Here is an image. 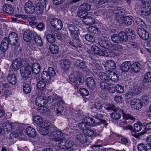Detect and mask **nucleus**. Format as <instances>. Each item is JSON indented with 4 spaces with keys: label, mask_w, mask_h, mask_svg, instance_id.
I'll use <instances>...</instances> for the list:
<instances>
[{
    "label": "nucleus",
    "mask_w": 151,
    "mask_h": 151,
    "mask_svg": "<svg viewBox=\"0 0 151 151\" xmlns=\"http://www.w3.org/2000/svg\"><path fill=\"white\" fill-rule=\"evenodd\" d=\"M55 103L54 106L55 112L58 116L62 115V113L64 110V107L61 106H58V104L62 105L64 103V101L61 98L56 96H55Z\"/></svg>",
    "instance_id": "f257e3e1"
},
{
    "label": "nucleus",
    "mask_w": 151,
    "mask_h": 151,
    "mask_svg": "<svg viewBox=\"0 0 151 151\" xmlns=\"http://www.w3.org/2000/svg\"><path fill=\"white\" fill-rule=\"evenodd\" d=\"M58 142V147L62 149H66L69 150L70 148L73 147L74 145V142L72 141L67 139L64 137L57 140Z\"/></svg>",
    "instance_id": "f03ea898"
},
{
    "label": "nucleus",
    "mask_w": 151,
    "mask_h": 151,
    "mask_svg": "<svg viewBox=\"0 0 151 151\" xmlns=\"http://www.w3.org/2000/svg\"><path fill=\"white\" fill-rule=\"evenodd\" d=\"M22 125L21 124L16 122H7L2 124V127L4 131L7 132L12 131L14 129H17L19 128V132H21L22 129Z\"/></svg>",
    "instance_id": "7ed1b4c3"
},
{
    "label": "nucleus",
    "mask_w": 151,
    "mask_h": 151,
    "mask_svg": "<svg viewBox=\"0 0 151 151\" xmlns=\"http://www.w3.org/2000/svg\"><path fill=\"white\" fill-rule=\"evenodd\" d=\"M20 72L23 77L27 78H31L32 75L31 65L27 64L23 66L20 69Z\"/></svg>",
    "instance_id": "20e7f679"
},
{
    "label": "nucleus",
    "mask_w": 151,
    "mask_h": 151,
    "mask_svg": "<svg viewBox=\"0 0 151 151\" xmlns=\"http://www.w3.org/2000/svg\"><path fill=\"white\" fill-rule=\"evenodd\" d=\"M47 0H41L40 2L37 4L35 6V13L37 15L42 14L46 10Z\"/></svg>",
    "instance_id": "39448f33"
},
{
    "label": "nucleus",
    "mask_w": 151,
    "mask_h": 151,
    "mask_svg": "<svg viewBox=\"0 0 151 151\" xmlns=\"http://www.w3.org/2000/svg\"><path fill=\"white\" fill-rule=\"evenodd\" d=\"M8 39L9 44L13 45H17L19 41L18 36L15 32H12L9 33Z\"/></svg>",
    "instance_id": "423d86ee"
},
{
    "label": "nucleus",
    "mask_w": 151,
    "mask_h": 151,
    "mask_svg": "<svg viewBox=\"0 0 151 151\" xmlns=\"http://www.w3.org/2000/svg\"><path fill=\"white\" fill-rule=\"evenodd\" d=\"M50 23L51 26L56 30H59L63 27V24L62 21L57 18H53L51 19Z\"/></svg>",
    "instance_id": "0eeeda50"
},
{
    "label": "nucleus",
    "mask_w": 151,
    "mask_h": 151,
    "mask_svg": "<svg viewBox=\"0 0 151 151\" xmlns=\"http://www.w3.org/2000/svg\"><path fill=\"white\" fill-rule=\"evenodd\" d=\"M25 12L28 14H32L35 11V6L30 1L26 2L24 6Z\"/></svg>",
    "instance_id": "6e6552de"
},
{
    "label": "nucleus",
    "mask_w": 151,
    "mask_h": 151,
    "mask_svg": "<svg viewBox=\"0 0 151 151\" xmlns=\"http://www.w3.org/2000/svg\"><path fill=\"white\" fill-rule=\"evenodd\" d=\"M104 66L106 70L110 72L115 69L116 65L113 61L108 60L105 62L104 64Z\"/></svg>",
    "instance_id": "1a4fd4ad"
},
{
    "label": "nucleus",
    "mask_w": 151,
    "mask_h": 151,
    "mask_svg": "<svg viewBox=\"0 0 151 151\" xmlns=\"http://www.w3.org/2000/svg\"><path fill=\"white\" fill-rule=\"evenodd\" d=\"M34 36V32L29 29L25 30L23 35V39L26 42L31 41L32 37Z\"/></svg>",
    "instance_id": "9d476101"
},
{
    "label": "nucleus",
    "mask_w": 151,
    "mask_h": 151,
    "mask_svg": "<svg viewBox=\"0 0 151 151\" xmlns=\"http://www.w3.org/2000/svg\"><path fill=\"white\" fill-rule=\"evenodd\" d=\"M142 102L139 99H135L131 101V106L137 109H140L142 106Z\"/></svg>",
    "instance_id": "9b49d317"
},
{
    "label": "nucleus",
    "mask_w": 151,
    "mask_h": 151,
    "mask_svg": "<svg viewBox=\"0 0 151 151\" xmlns=\"http://www.w3.org/2000/svg\"><path fill=\"white\" fill-rule=\"evenodd\" d=\"M9 43L7 37L4 38L1 41L0 43V50L2 52H5L7 50Z\"/></svg>",
    "instance_id": "f8f14e48"
},
{
    "label": "nucleus",
    "mask_w": 151,
    "mask_h": 151,
    "mask_svg": "<svg viewBox=\"0 0 151 151\" xmlns=\"http://www.w3.org/2000/svg\"><path fill=\"white\" fill-rule=\"evenodd\" d=\"M150 1L147 2H145L142 3L144 4L143 6V9L141 11L142 13L143 14L145 15H149L151 12L150 6Z\"/></svg>",
    "instance_id": "ddd939ff"
},
{
    "label": "nucleus",
    "mask_w": 151,
    "mask_h": 151,
    "mask_svg": "<svg viewBox=\"0 0 151 151\" xmlns=\"http://www.w3.org/2000/svg\"><path fill=\"white\" fill-rule=\"evenodd\" d=\"M137 33L140 37L144 40H146L149 37V34L143 28H139L137 30Z\"/></svg>",
    "instance_id": "4468645a"
},
{
    "label": "nucleus",
    "mask_w": 151,
    "mask_h": 151,
    "mask_svg": "<svg viewBox=\"0 0 151 151\" xmlns=\"http://www.w3.org/2000/svg\"><path fill=\"white\" fill-rule=\"evenodd\" d=\"M64 133L60 129H56L51 134V137L55 139L56 141L61 139V137L63 136Z\"/></svg>",
    "instance_id": "2eb2a0df"
},
{
    "label": "nucleus",
    "mask_w": 151,
    "mask_h": 151,
    "mask_svg": "<svg viewBox=\"0 0 151 151\" xmlns=\"http://www.w3.org/2000/svg\"><path fill=\"white\" fill-rule=\"evenodd\" d=\"M77 72H75L73 73L70 74L69 76V79L70 81L74 86L78 87L79 86V84L78 83L77 80Z\"/></svg>",
    "instance_id": "dca6fc26"
},
{
    "label": "nucleus",
    "mask_w": 151,
    "mask_h": 151,
    "mask_svg": "<svg viewBox=\"0 0 151 151\" xmlns=\"http://www.w3.org/2000/svg\"><path fill=\"white\" fill-rule=\"evenodd\" d=\"M22 65L21 59L18 58L13 60L12 63V68L14 70H16L20 68Z\"/></svg>",
    "instance_id": "f3484780"
},
{
    "label": "nucleus",
    "mask_w": 151,
    "mask_h": 151,
    "mask_svg": "<svg viewBox=\"0 0 151 151\" xmlns=\"http://www.w3.org/2000/svg\"><path fill=\"white\" fill-rule=\"evenodd\" d=\"M83 21L85 24L88 25L93 24L95 22V19L89 16H87L85 18H83Z\"/></svg>",
    "instance_id": "a211bd4d"
},
{
    "label": "nucleus",
    "mask_w": 151,
    "mask_h": 151,
    "mask_svg": "<svg viewBox=\"0 0 151 151\" xmlns=\"http://www.w3.org/2000/svg\"><path fill=\"white\" fill-rule=\"evenodd\" d=\"M87 86L91 89L94 88L96 84L95 81L93 78L90 77L87 78L86 80Z\"/></svg>",
    "instance_id": "6ab92c4d"
},
{
    "label": "nucleus",
    "mask_w": 151,
    "mask_h": 151,
    "mask_svg": "<svg viewBox=\"0 0 151 151\" xmlns=\"http://www.w3.org/2000/svg\"><path fill=\"white\" fill-rule=\"evenodd\" d=\"M35 104L38 106H44L46 105V100L43 96H39L36 98Z\"/></svg>",
    "instance_id": "aec40b11"
},
{
    "label": "nucleus",
    "mask_w": 151,
    "mask_h": 151,
    "mask_svg": "<svg viewBox=\"0 0 151 151\" xmlns=\"http://www.w3.org/2000/svg\"><path fill=\"white\" fill-rule=\"evenodd\" d=\"M32 72L35 74H38L40 71V64L37 63H34L31 66Z\"/></svg>",
    "instance_id": "412c9836"
},
{
    "label": "nucleus",
    "mask_w": 151,
    "mask_h": 151,
    "mask_svg": "<svg viewBox=\"0 0 151 151\" xmlns=\"http://www.w3.org/2000/svg\"><path fill=\"white\" fill-rule=\"evenodd\" d=\"M131 63L130 62H124L122 63L121 66V69L123 72H127L131 65Z\"/></svg>",
    "instance_id": "4be33fe9"
},
{
    "label": "nucleus",
    "mask_w": 151,
    "mask_h": 151,
    "mask_svg": "<svg viewBox=\"0 0 151 151\" xmlns=\"http://www.w3.org/2000/svg\"><path fill=\"white\" fill-rule=\"evenodd\" d=\"M120 109H118L114 112L110 114L112 118L114 119H119L121 116L122 111Z\"/></svg>",
    "instance_id": "5701e85b"
},
{
    "label": "nucleus",
    "mask_w": 151,
    "mask_h": 151,
    "mask_svg": "<svg viewBox=\"0 0 151 151\" xmlns=\"http://www.w3.org/2000/svg\"><path fill=\"white\" fill-rule=\"evenodd\" d=\"M8 82L10 83L15 84L17 82V78L15 75L14 74H9L7 78Z\"/></svg>",
    "instance_id": "b1692460"
},
{
    "label": "nucleus",
    "mask_w": 151,
    "mask_h": 151,
    "mask_svg": "<svg viewBox=\"0 0 151 151\" xmlns=\"http://www.w3.org/2000/svg\"><path fill=\"white\" fill-rule=\"evenodd\" d=\"M26 131L27 134L29 136L33 137L36 135L35 130L31 127H27L26 128Z\"/></svg>",
    "instance_id": "393cba45"
},
{
    "label": "nucleus",
    "mask_w": 151,
    "mask_h": 151,
    "mask_svg": "<svg viewBox=\"0 0 151 151\" xmlns=\"http://www.w3.org/2000/svg\"><path fill=\"white\" fill-rule=\"evenodd\" d=\"M51 75L47 71H44L42 73V79L46 82H48L51 80Z\"/></svg>",
    "instance_id": "a878e982"
},
{
    "label": "nucleus",
    "mask_w": 151,
    "mask_h": 151,
    "mask_svg": "<svg viewBox=\"0 0 151 151\" xmlns=\"http://www.w3.org/2000/svg\"><path fill=\"white\" fill-rule=\"evenodd\" d=\"M99 77L101 80L105 82L109 81H110L109 73L108 74H106L103 72H100L99 74Z\"/></svg>",
    "instance_id": "bb28decb"
},
{
    "label": "nucleus",
    "mask_w": 151,
    "mask_h": 151,
    "mask_svg": "<svg viewBox=\"0 0 151 151\" xmlns=\"http://www.w3.org/2000/svg\"><path fill=\"white\" fill-rule=\"evenodd\" d=\"M131 69L134 72H138L140 70V64L137 62L134 63L131 66Z\"/></svg>",
    "instance_id": "cd10ccee"
},
{
    "label": "nucleus",
    "mask_w": 151,
    "mask_h": 151,
    "mask_svg": "<svg viewBox=\"0 0 151 151\" xmlns=\"http://www.w3.org/2000/svg\"><path fill=\"white\" fill-rule=\"evenodd\" d=\"M61 68L64 70H67L70 65L69 61L66 60H63L61 61Z\"/></svg>",
    "instance_id": "c85d7f7f"
},
{
    "label": "nucleus",
    "mask_w": 151,
    "mask_h": 151,
    "mask_svg": "<svg viewBox=\"0 0 151 151\" xmlns=\"http://www.w3.org/2000/svg\"><path fill=\"white\" fill-rule=\"evenodd\" d=\"M2 9L4 12L9 14H12L14 12L12 7L8 4L4 5L3 6Z\"/></svg>",
    "instance_id": "c756f323"
},
{
    "label": "nucleus",
    "mask_w": 151,
    "mask_h": 151,
    "mask_svg": "<svg viewBox=\"0 0 151 151\" xmlns=\"http://www.w3.org/2000/svg\"><path fill=\"white\" fill-rule=\"evenodd\" d=\"M111 48L115 51L116 53L121 52L123 50V47L120 45L118 44H111Z\"/></svg>",
    "instance_id": "7c9ffc66"
},
{
    "label": "nucleus",
    "mask_w": 151,
    "mask_h": 151,
    "mask_svg": "<svg viewBox=\"0 0 151 151\" xmlns=\"http://www.w3.org/2000/svg\"><path fill=\"white\" fill-rule=\"evenodd\" d=\"M76 138L81 143H86L87 141V138L84 135L80 134L77 135Z\"/></svg>",
    "instance_id": "2f4dec72"
},
{
    "label": "nucleus",
    "mask_w": 151,
    "mask_h": 151,
    "mask_svg": "<svg viewBox=\"0 0 151 151\" xmlns=\"http://www.w3.org/2000/svg\"><path fill=\"white\" fill-rule=\"evenodd\" d=\"M120 42L121 41L125 42L128 40V37L126 32H120L119 34Z\"/></svg>",
    "instance_id": "473e14b6"
},
{
    "label": "nucleus",
    "mask_w": 151,
    "mask_h": 151,
    "mask_svg": "<svg viewBox=\"0 0 151 151\" xmlns=\"http://www.w3.org/2000/svg\"><path fill=\"white\" fill-rule=\"evenodd\" d=\"M49 49L51 52L54 54H57L59 51V48L58 46L55 44L49 45Z\"/></svg>",
    "instance_id": "72a5a7b5"
},
{
    "label": "nucleus",
    "mask_w": 151,
    "mask_h": 151,
    "mask_svg": "<svg viewBox=\"0 0 151 151\" xmlns=\"http://www.w3.org/2000/svg\"><path fill=\"white\" fill-rule=\"evenodd\" d=\"M99 43L101 47L107 49L111 48V43L104 40L100 41Z\"/></svg>",
    "instance_id": "f704fd0d"
},
{
    "label": "nucleus",
    "mask_w": 151,
    "mask_h": 151,
    "mask_svg": "<svg viewBox=\"0 0 151 151\" xmlns=\"http://www.w3.org/2000/svg\"><path fill=\"white\" fill-rule=\"evenodd\" d=\"M141 88L138 85L136 84L133 86L132 92L134 95L139 94L141 91Z\"/></svg>",
    "instance_id": "c9c22d12"
},
{
    "label": "nucleus",
    "mask_w": 151,
    "mask_h": 151,
    "mask_svg": "<svg viewBox=\"0 0 151 151\" xmlns=\"http://www.w3.org/2000/svg\"><path fill=\"white\" fill-rule=\"evenodd\" d=\"M89 126L86 124L85 121H83V120L79 123L78 124V127L79 128L83 131V132H84L85 130H86L88 127Z\"/></svg>",
    "instance_id": "e433bc0d"
},
{
    "label": "nucleus",
    "mask_w": 151,
    "mask_h": 151,
    "mask_svg": "<svg viewBox=\"0 0 151 151\" xmlns=\"http://www.w3.org/2000/svg\"><path fill=\"white\" fill-rule=\"evenodd\" d=\"M49 128H43L42 127H37V130L40 134L43 135H46L49 132Z\"/></svg>",
    "instance_id": "4c0bfd02"
},
{
    "label": "nucleus",
    "mask_w": 151,
    "mask_h": 151,
    "mask_svg": "<svg viewBox=\"0 0 151 151\" xmlns=\"http://www.w3.org/2000/svg\"><path fill=\"white\" fill-rule=\"evenodd\" d=\"M83 133L86 135L88 136L93 137L95 136V133L93 130L88 127L87 129L85 130Z\"/></svg>",
    "instance_id": "58836bf2"
},
{
    "label": "nucleus",
    "mask_w": 151,
    "mask_h": 151,
    "mask_svg": "<svg viewBox=\"0 0 151 151\" xmlns=\"http://www.w3.org/2000/svg\"><path fill=\"white\" fill-rule=\"evenodd\" d=\"M88 30L90 32L96 35H99L100 33L99 29L93 26L90 27L88 28Z\"/></svg>",
    "instance_id": "ea45409f"
},
{
    "label": "nucleus",
    "mask_w": 151,
    "mask_h": 151,
    "mask_svg": "<svg viewBox=\"0 0 151 151\" xmlns=\"http://www.w3.org/2000/svg\"><path fill=\"white\" fill-rule=\"evenodd\" d=\"M33 119L34 122L38 126L39 125H41V123L42 122V121L43 120L42 117L37 115L34 116Z\"/></svg>",
    "instance_id": "a19ab883"
},
{
    "label": "nucleus",
    "mask_w": 151,
    "mask_h": 151,
    "mask_svg": "<svg viewBox=\"0 0 151 151\" xmlns=\"http://www.w3.org/2000/svg\"><path fill=\"white\" fill-rule=\"evenodd\" d=\"M109 76H110V80H111L112 81L114 82L117 81L119 79L118 75L112 71L109 72Z\"/></svg>",
    "instance_id": "79ce46f5"
},
{
    "label": "nucleus",
    "mask_w": 151,
    "mask_h": 151,
    "mask_svg": "<svg viewBox=\"0 0 151 151\" xmlns=\"http://www.w3.org/2000/svg\"><path fill=\"white\" fill-rule=\"evenodd\" d=\"M51 34H48L46 35L47 41L50 43H52L54 42L55 41V39L52 32Z\"/></svg>",
    "instance_id": "37998d69"
},
{
    "label": "nucleus",
    "mask_w": 151,
    "mask_h": 151,
    "mask_svg": "<svg viewBox=\"0 0 151 151\" xmlns=\"http://www.w3.org/2000/svg\"><path fill=\"white\" fill-rule=\"evenodd\" d=\"M75 65L78 68H84L86 67L85 63L81 60H78L75 63Z\"/></svg>",
    "instance_id": "c03bdc74"
},
{
    "label": "nucleus",
    "mask_w": 151,
    "mask_h": 151,
    "mask_svg": "<svg viewBox=\"0 0 151 151\" xmlns=\"http://www.w3.org/2000/svg\"><path fill=\"white\" fill-rule=\"evenodd\" d=\"M132 92L127 91L125 94V100L127 102L130 101V99L132 98L134 95Z\"/></svg>",
    "instance_id": "a18cd8bd"
},
{
    "label": "nucleus",
    "mask_w": 151,
    "mask_h": 151,
    "mask_svg": "<svg viewBox=\"0 0 151 151\" xmlns=\"http://www.w3.org/2000/svg\"><path fill=\"white\" fill-rule=\"evenodd\" d=\"M46 86V83L45 82L40 81L37 83V87L39 90H42L45 89Z\"/></svg>",
    "instance_id": "49530a36"
},
{
    "label": "nucleus",
    "mask_w": 151,
    "mask_h": 151,
    "mask_svg": "<svg viewBox=\"0 0 151 151\" xmlns=\"http://www.w3.org/2000/svg\"><path fill=\"white\" fill-rule=\"evenodd\" d=\"M122 116L124 119H130L134 121L135 119V118L132 115L126 113L124 111H122Z\"/></svg>",
    "instance_id": "de8ad7c7"
},
{
    "label": "nucleus",
    "mask_w": 151,
    "mask_h": 151,
    "mask_svg": "<svg viewBox=\"0 0 151 151\" xmlns=\"http://www.w3.org/2000/svg\"><path fill=\"white\" fill-rule=\"evenodd\" d=\"M31 90L29 85L28 83H24L23 85V91L26 94L30 93Z\"/></svg>",
    "instance_id": "09e8293b"
},
{
    "label": "nucleus",
    "mask_w": 151,
    "mask_h": 151,
    "mask_svg": "<svg viewBox=\"0 0 151 151\" xmlns=\"http://www.w3.org/2000/svg\"><path fill=\"white\" fill-rule=\"evenodd\" d=\"M88 14V12L79 8V10L78 12V16L81 18H85Z\"/></svg>",
    "instance_id": "8fccbe9b"
},
{
    "label": "nucleus",
    "mask_w": 151,
    "mask_h": 151,
    "mask_svg": "<svg viewBox=\"0 0 151 151\" xmlns=\"http://www.w3.org/2000/svg\"><path fill=\"white\" fill-rule=\"evenodd\" d=\"M151 81V72H149L144 75L143 82L145 83Z\"/></svg>",
    "instance_id": "3c124183"
},
{
    "label": "nucleus",
    "mask_w": 151,
    "mask_h": 151,
    "mask_svg": "<svg viewBox=\"0 0 151 151\" xmlns=\"http://www.w3.org/2000/svg\"><path fill=\"white\" fill-rule=\"evenodd\" d=\"M35 41L36 44L39 46H41L42 45V41L41 38L39 35H36L35 37Z\"/></svg>",
    "instance_id": "603ef678"
},
{
    "label": "nucleus",
    "mask_w": 151,
    "mask_h": 151,
    "mask_svg": "<svg viewBox=\"0 0 151 151\" xmlns=\"http://www.w3.org/2000/svg\"><path fill=\"white\" fill-rule=\"evenodd\" d=\"M111 40L114 43H119L120 42L119 35L113 34L111 37Z\"/></svg>",
    "instance_id": "864d4df0"
},
{
    "label": "nucleus",
    "mask_w": 151,
    "mask_h": 151,
    "mask_svg": "<svg viewBox=\"0 0 151 151\" xmlns=\"http://www.w3.org/2000/svg\"><path fill=\"white\" fill-rule=\"evenodd\" d=\"M79 8L88 12V11L91 9V6L89 4L85 3L82 4Z\"/></svg>",
    "instance_id": "5fc2aeb1"
},
{
    "label": "nucleus",
    "mask_w": 151,
    "mask_h": 151,
    "mask_svg": "<svg viewBox=\"0 0 151 151\" xmlns=\"http://www.w3.org/2000/svg\"><path fill=\"white\" fill-rule=\"evenodd\" d=\"M100 86L102 90H106L108 89L110 84L106 82L101 81L100 83Z\"/></svg>",
    "instance_id": "6e6d98bb"
},
{
    "label": "nucleus",
    "mask_w": 151,
    "mask_h": 151,
    "mask_svg": "<svg viewBox=\"0 0 151 151\" xmlns=\"http://www.w3.org/2000/svg\"><path fill=\"white\" fill-rule=\"evenodd\" d=\"M142 129V124L140 123H137L134 124V128H133L134 131L136 132H139Z\"/></svg>",
    "instance_id": "4d7b16f0"
},
{
    "label": "nucleus",
    "mask_w": 151,
    "mask_h": 151,
    "mask_svg": "<svg viewBox=\"0 0 151 151\" xmlns=\"http://www.w3.org/2000/svg\"><path fill=\"white\" fill-rule=\"evenodd\" d=\"M36 19V17L35 16L30 17L28 21L29 22V24L32 26L36 24L37 23V22L35 21Z\"/></svg>",
    "instance_id": "13d9d810"
},
{
    "label": "nucleus",
    "mask_w": 151,
    "mask_h": 151,
    "mask_svg": "<svg viewBox=\"0 0 151 151\" xmlns=\"http://www.w3.org/2000/svg\"><path fill=\"white\" fill-rule=\"evenodd\" d=\"M142 103L147 104L149 103L150 101V97L148 96L145 95L142 97Z\"/></svg>",
    "instance_id": "bf43d9fd"
},
{
    "label": "nucleus",
    "mask_w": 151,
    "mask_h": 151,
    "mask_svg": "<svg viewBox=\"0 0 151 151\" xmlns=\"http://www.w3.org/2000/svg\"><path fill=\"white\" fill-rule=\"evenodd\" d=\"M125 22L124 24L126 25H129L131 24L132 20L131 18L129 16L125 17Z\"/></svg>",
    "instance_id": "052dcab7"
},
{
    "label": "nucleus",
    "mask_w": 151,
    "mask_h": 151,
    "mask_svg": "<svg viewBox=\"0 0 151 151\" xmlns=\"http://www.w3.org/2000/svg\"><path fill=\"white\" fill-rule=\"evenodd\" d=\"M85 38L87 41L92 42H94L95 40V37L89 34L86 35Z\"/></svg>",
    "instance_id": "680f3d73"
},
{
    "label": "nucleus",
    "mask_w": 151,
    "mask_h": 151,
    "mask_svg": "<svg viewBox=\"0 0 151 151\" xmlns=\"http://www.w3.org/2000/svg\"><path fill=\"white\" fill-rule=\"evenodd\" d=\"M80 92L81 94L83 96H87L89 94L88 91L85 88H80Z\"/></svg>",
    "instance_id": "e2e57ef3"
},
{
    "label": "nucleus",
    "mask_w": 151,
    "mask_h": 151,
    "mask_svg": "<svg viewBox=\"0 0 151 151\" xmlns=\"http://www.w3.org/2000/svg\"><path fill=\"white\" fill-rule=\"evenodd\" d=\"M116 20L120 25L124 24L125 22V17L117 16Z\"/></svg>",
    "instance_id": "0e129e2a"
},
{
    "label": "nucleus",
    "mask_w": 151,
    "mask_h": 151,
    "mask_svg": "<svg viewBox=\"0 0 151 151\" xmlns=\"http://www.w3.org/2000/svg\"><path fill=\"white\" fill-rule=\"evenodd\" d=\"M116 89L117 92L119 93H122L124 91V87L121 85H117L116 86Z\"/></svg>",
    "instance_id": "69168bd1"
},
{
    "label": "nucleus",
    "mask_w": 151,
    "mask_h": 151,
    "mask_svg": "<svg viewBox=\"0 0 151 151\" xmlns=\"http://www.w3.org/2000/svg\"><path fill=\"white\" fill-rule=\"evenodd\" d=\"M77 28L76 26L72 24H69L68 26V29L71 33L76 31Z\"/></svg>",
    "instance_id": "338daca9"
},
{
    "label": "nucleus",
    "mask_w": 151,
    "mask_h": 151,
    "mask_svg": "<svg viewBox=\"0 0 151 151\" xmlns=\"http://www.w3.org/2000/svg\"><path fill=\"white\" fill-rule=\"evenodd\" d=\"M137 149L139 151H146V146L143 144L141 143L138 145Z\"/></svg>",
    "instance_id": "774afa93"
}]
</instances>
